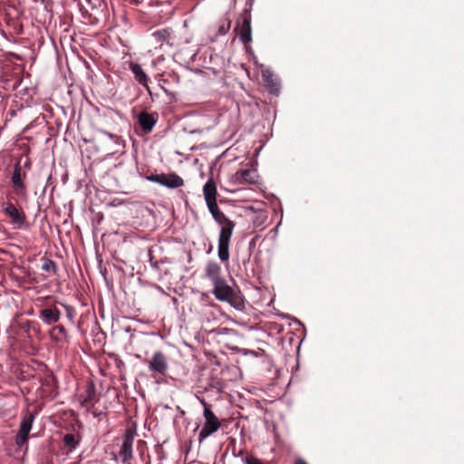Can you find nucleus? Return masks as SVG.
Returning <instances> with one entry per match:
<instances>
[{
    "instance_id": "obj_1",
    "label": "nucleus",
    "mask_w": 464,
    "mask_h": 464,
    "mask_svg": "<svg viewBox=\"0 0 464 464\" xmlns=\"http://www.w3.org/2000/svg\"><path fill=\"white\" fill-rule=\"evenodd\" d=\"M214 220L219 225L220 230L218 234V258L221 262H227L229 259V245L233 231L235 228V223L230 220L218 208L214 206L213 208H208Z\"/></svg>"
},
{
    "instance_id": "obj_2",
    "label": "nucleus",
    "mask_w": 464,
    "mask_h": 464,
    "mask_svg": "<svg viewBox=\"0 0 464 464\" xmlns=\"http://www.w3.org/2000/svg\"><path fill=\"white\" fill-rule=\"evenodd\" d=\"M3 212L14 228L21 229L26 227L27 216L22 207L12 202L4 203Z\"/></svg>"
},
{
    "instance_id": "obj_3",
    "label": "nucleus",
    "mask_w": 464,
    "mask_h": 464,
    "mask_svg": "<svg viewBox=\"0 0 464 464\" xmlns=\"http://www.w3.org/2000/svg\"><path fill=\"white\" fill-rule=\"evenodd\" d=\"M203 404L205 405L204 409V418H205V423L203 428L201 429L199 432V440L202 441L208 436L215 433L219 428H220V422L218 419V417L214 414V412L207 407L206 403L203 401Z\"/></svg>"
},
{
    "instance_id": "obj_4",
    "label": "nucleus",
    "mask_w": 464,
    "mask_h": 464,
    "mask_svg": "<svg viewBox=\"0 0 464 464\" xmlns=\"http://www.w3.org/2000/svg\"><path fill=\"white\" fill-rule=\"evenodd\" d=\"M34 415L27 412L22 419L18 433L15 437V443L18 447H22L28 440L29 432L32 429Z\"/></svg>"
},
{
    "instance_id": "obj_5",
    "label": "nucleus",
    "mask_w": 464,
    "mask_h": 464,
    "mask_svg": "<svg viewBox=\"0 0 464 464\" xmlns=\"http://www.w3.org/2000/svg\"><path fill=\"white\" fill-rule=\"evenodd\" d=\"M147 363L150 372L160 375H165L169 368L167 357L160 351L155 352Z\"/></svg>"
},
{
    "instance_id": "obj_6",
    "label": "nucleus",
    "mask_w": 464,
    "mask_h": 464,
    "mask_svg": "<svg viewBox=\"0 0 464 464\" xmlns=\"http://www.w3.org/2000/svg\"><path fill=\"white\" fill-rule=\"evenodd\" d=\"M257 178L256 170L254 169H246L237 170L231 176V182L237 185L255 183Z\"/></svg>"
},
{
    "instance_id": "obj_7",
    "label": "nucleus",
    "mask_w": 464,
    "mask_h": 464,
    "mask_svg": "<svg viewBox=\"0 0 464 464\" xmlns=\"http://www.w3.org/2000/svg\"><path fill=\"white\" fill-rule=\"evenodd\" d=\"M203 195L207 204L208 208H212L218 205L217 202V187L212 179H209L203 187Z\"/></svg>"
},
{
    "instance_id": "obj_8",
    "label": "nucleus",
    "mask_w": 464,
    "mask_h": 464,
    "mask_svg": "<svg viewBox=\"0 0 464 464\" xmlns=\"http://www.w3.org/2000/svg\"><path fill=\"white\" fill-rule=\"evenodd\" d=\"M213 294L215 297L222 302L228 300L234 290L227 284L225 279H221L213 284Z\"/></svg>"
},
{
    "instance_id": "obj_9",
    "label": "nucleus",
    "mask_w": 464,
    "mask_h": 464,
    "mask_svg": "<svg viewBox=\"0 0 464 464\" xmlns=\"http://www.w3.org/2000/svg\"><path fill=\"white\" fill-rule=\"evenodd\" d=\"M156 182L168 188H176L183 185V179L177 174H161L152 179Z\"/></svg>"
},
{
    "instance_id": "obj_10",
    "label": "nucleus",
    "mask_w": 464,
    "mask_h": 464,
    "mask_svg": "<svg viewBox=\"0 0 464 464\" xmlns=\"http://www.w3.org/2000/svg\"><path fill=\"white\" fill-rule=\"evenodd\" d=\"M132 443L133 439L126 436L121 446L119 458L124 464H130V460L132 459Z\"/></svg>"
},
{
    "instance_id": "obj_11",
    "label": "nucleus",
    "mask_w": 464,
    "mask_h": 464,
    "mask_svg": "<svg viewBox=\"0 0 464 464\" xmlns=\"http://www.w3.org/2000/svg\"><path fill=\"white\" fill-rule=\"evenodd\" d=\"M262 78L269 92L271 93L277 94L279 92V83L277 78L273 74V72L268 69H263Z\"/></svg>"
},
{
    "instance_id": "obj_12",
    "label": "nucleus",
    "mask_w": 464,
    "mask_h": 464,
    "mask_svg": "<svg viewBox=\"0 0 464 464\" xmlns=\"http://www.w3.org/2000/svg\"><path fill=\"white\" fill-rule=\"evenodd\" d=\"M239 37L244 44L251 42V20L250 16L246 14L243 17L242 23L239 27Z\"/></svg>"
},
{
    "instance_id": "obj_13",
    "label": "nucleus",
    "mask_w": 464,
    "mask_h": 464,
    "mask_svg": "<svg viewBox=\"0 0 464 464\" xmlns=\"http://www.w3.org/2000/svg\"><path fill=\"white\" fill-rule=\"evenodd\" d=\"M130 70H131L132 73L134 74L135 80L150 92V88H149V84H148L149 77L145 73V72L143 71L141 66L138 63H131Z\"/></svg>"
},
{
    "instance_id": "obj_14",
    "label": "nucleus",
    "mask_w": 464,
    "mask_h": 464,
    "mask_svg": "<svg viewBox=\"0 0 464 464\" xmlns=\"http://www.w3.org/2000/svg\"><path fill=\"white\" fill-rule=\"evenodd\" d=\"M139 123L145 132H150L156 123V118L148 112H141L139 115Z\"/></svg>"
},
{
    "instance_id": "obj_15",
    "label": "nucleus",
    "mask_w": 464,
    "mask_h": 464,
    "mask_svg": "<svg viewBox=\"0 0 464 464\" xmlns=\"http://www.w3.org/2000/svg\"><path fill=\"white\" fill-rule=\"evenodd\" d=\"M60 315L61 313L56 307L44 309L40 313L41 318L48 324L58 322Z\"/></svg>"
},
{
    "instance_id": "obj_16",
    "label": "nucleus",
    "mask_w": 464,
    "mask_h": 464,
    "mask_svg": "<svg viewBox=\"0 0 464 464\" xmlns=\"http://www.w3.org/2000/svg\"><path fill=\"white\" fill-rule=\"evenodd\" d=\"M220 266L217 263H208L206 267V276L209 280H211L212 284L217 281L223 279L220 276Z\"/></svg>"
},
{
    "instance_id": "obj_17",
    "label": "nucleus",
    "mask_w": 464,
    "mask_h": 464,
    "mask_svg": "<svg viewBox=\"0 0 464 464\" xmlns=\"http://www.w3.org/2000/svg\"><path fill=\"white\" fill-rule=\"evenodd\" d=\"M170 30L164 28L152 33L151 36L155 39L156 43L161 46L164 43H169L170 36Z\"/></svg>"
},
{
    "instance_id": "obj_18",
    "label": "nucleus",
    "mask_w": 464,
    "mask_h": 464,
    "mask_svg": "<svg viewBox=\"0 0 464 464\" xmlns=\"http://www.w3.org/2000/svg\"><path fill=\"white\" fill-rule=\"evenodd\" d=\"M50 337L56 343L62 342L66 338V331L63 326H53L50 331Z\"/></svg>"
},
{
    "instance_id": "obj_19",
    "label": "nucleus",
    "mask_w": 464,
    "mask_h": 464,
    "mask_svg": "<svg viewBox=\"0 0 464 464\" xmlns=\"http://www.w3.org/2000/svg\"><path fill=\"white\" fill-rule=\"evenodd\" d=\"M12 183H13L14 187L16 188H19V189L24 188V185L22 180V169L19 165H16L14 169V173L12 176Z\"/></svg>"
},
{
    "instance_id": "obj_20",
    "label": "nucleus",
    "mask_w": 464,
    "mask_h": 464,
    "mask_svg": "<svg viewBox=\"0 0 464 464\" xmlns=\"http://www.w3.org/2000/svg\"><path fill=\"white\" fill-rule=\"evenodd\" d=\"M225 302L229 303L233 307L237 310H242L244 308V301L243 298L238 295L235 291L231 294V297Z\"/></svg>"
},
{
    "instance_id": "obj_21",
    "label": "nucleus",
    "mask_w": 464,
    "mask_h": 464,
    "mask_svg": "<svg viewBox=\"0 0 464 464\" xmlns=\"http://www.w3.org/2000/svg\"><path fill=\"white\" fill-rule=\"evenodd\" d=\"M79 440L77 436H75L72 433H67L63 437V444L65 447L69 448L70 450H72L75 449V447L78 445Z\"/></svg>"
},
{
    "instance_id": "obj_22",
    "label": "nucleus",
    "mask_w": 464,
    "mask_h": 464,
    "mask_svg": "<svg viewBox=\"0 0 464 464\" xmlns=\"http://www.w3.org/2000/svg\"><path fill=\"white\" fill-rule=\"evenodd\" d=\"M42 269L45 272L55 274L57 267L54 261L47 258L44 260Z\"/></svg>"
},
{
    "instance_id": "obj_23",
    "label": "nucleus",
    "mask_w": 464,
    "mask_h": 464,
    "mask_svg": "<svg viewBox=\"0 0 464 464\" xmlns=\"http://www.w3.org/2000/svg\"><path fill=\"white\" fill-rule=\"evenodd\" d=\"M246 464H263L258 459L256 458H247L246 459Z\"/></svg>"
},
{
    "instance_id": "obj_24",
    "label": "nucleus",
    "mask_w": 464,
    "mask_h": 464,
    "mask_svg": "<svg viewBox=\"0 0 464 464\" xmlns=\"http://www.w3.org/2000/svg\"><path fill=\"white\" fill-rule=\"evenodd\" d=\"M229 26H230V23H227V24L226 26L222 25L219 29L220 34H225L227 32V30L229 29Z\"/></svg>"
},
{
    "instance_id": "obj_25",
    "label": "nucleus",
    "mask_w": 464,
    "mask_h": 464,
    "mask_svg": "<svg viewBox=\"0 0 464 464\" xmlns=\"http://www.w3.org/2000/svg\"><path fill=\"white\" fill-rule=\"evenodd\" d=\"M295 464H307L304 459H298L295 460Z\"/></svg>"
},
{
    "instance_id": "obj_26",
    "label": "nucleus",
    "mask_w": 464,
    "mask_h": 464,
    "mask_svg": "<svg viewBox=\"0 0 464 464\" xmlns=\"http://www.w3.org/2000/svg\"><path fill=\"white\" fill-rule=\"evenodd\" d=\"M88 398H89V401H90L91 400V395L90 394L88 395Z\"/></svg>"
}]
</instances>
